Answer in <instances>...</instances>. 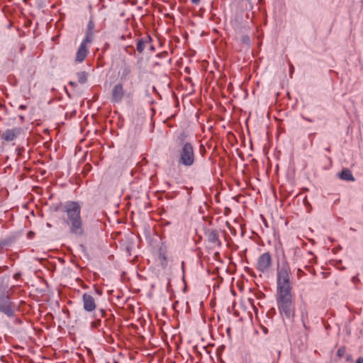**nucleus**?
Listing matches in <instances>:
<instances>
[{
    "mask_svg": "<svg viewBox=\"0 0 363 363\" xmlns=\"http://www.w3.org/2000/svg\"><path fill=\"white\" fill-rule=\"evenodd\" d=\"M69 85H71V86H73V87H76V86H77V83H76V82H72V81H70V82H69Z\"/></svg>",
    "mask_w": 363,
    "mask_h": 363,
    "instance_id": "nucleus-21",
    "label": "nucleus"
},
{
    "mask_svg": "<svg viewBox=\"0 0 363 363\" xmlns=\"http://www.w3.org/2000/svg\"><path fill=\"white\" fill-rule=\"evenodd\" d=\"M0 312L9 318L13 317L15 314V306L3 286H0Z\"/></svg>",
    "mask_w": 363,
    "mask_h": 363,
    "instance_id": "nucleus-4",
    "label": "nucleus"
},
{
    "mask_svg": "<svg viewBox=\"0 0 363 363\" xmlns=\"http://www.w3.org/2000/svg\"><path fill=\"white\" fill-rule=\"evenodd\" d=\"M346 353V348L345 346L340 347L337 352V355L339 357H342Z\"/></svg>",
    "mask_w": 363,
    "mask_h": 363,
    "instance_id": "nucleus-17",
    "label": "nucleus"
},
{
    "mask_svg": "<svg viewBox=\"0 0 363 363\" xmlns=\"http://www.w3.org/2000/svg\"><path fill=\"white\" fill-rule=\"evenodd\" d=\"M21 132L20 128H14L12 129H7L1 135V138L5 141L11 142L15 140Z\"/></svg>",
    "mask_w": 363,
    "mask_h": 363,
    "instance_id": "nucleus-9",
    "label": "nucleus"
},
{
    "mask_svg": "<svg viewBox=\"0 0 363 363\" xmlns=\"http://www.w3.org/2000/svg\"><path fill=\"white\" fill-rule=\"evenodd\" d=\"M340 178L345 181L354 182V177L352 175L351 170L348 169H344L339 175Z\"/></svg>",
    "mask_w": 363,
    "mask_h": 363,
    "instance_id": "nucleus-14",
    "label": "nucleus"
},
{
    "mask_svg": "<svg viewBox=\"0 0 363 363\" xmlns=\"http://www.w3.org/2000/svg\"><path fill=\"white\" fill-rule=\"evenodd\" d=\"M201 0H191V3L194 4H198Z\"/></svg>",
    "mask_w": 363,
    "mask_h": 363,
    "instance_id": "nucleus-24",
    "label": "nucleus"
},
{
    "mask_svg": "<svg viewBox=\"0 0 363 363\" xmlns=\"http://www.w3.org/2000/svg\"><path fill=\"white\" fill-rule=\"evenodd\" d=\"M106 311L104 309H101L100 310V313H101V317H104L106 314Z\"/></svg>",
    "mask_w": 363,
    "mask_h": 363,
    "instance_id": "nucleus-22",
    "label": "nucleus"
},
{
    "mask_svg": "<svg viewBox=\"0 0 363 363\" xmlns=\"http://www.w3.org/2000/svg\"><path fill=\"white\" fill-rule=\"evenodd\" d=\"M128 37L130 38L131 37V33H129V35H128Z\"/></svg>",
    "mask_w": 363,
    "mask_h": 363,
    "instance_id": "nucleus-27",
    "label": "nucleus"
},
{
    "mask_svg": "<svg viewBox=\"0 0 363 363\" xmlns=\"http://www.w3.org/2000/svg\"><path fill=\"white\" fill-rule=\"evenodd\" d=\"M19 108H21V109H26V106L25 105H21V106H19Z\"/></svg>",
    "mask_w": 363,
    "mask_h": 363,
    "instance_id": "nucleus-25",
    "label": "nucleus"
},
{
    "mask_svg": "<svg viewBox=\"0 0 363 363\" xmlns=\"http://www.w3.org/2000/svg\"><path fill=\"white\" fill-rule=\"evenodd\" d=\"M272 265V257L269 252L262 254L257 259L256 269L261 273H267Z\"/></svg>",
    "mask_w": 363,
    "mask_h": 363,
    "instance_id": "nucleus-5",
    "label": "nucleus"
},
{
    "mask_svg": "<svg viewBox=\"0 0 363 363\" xmlns=\"http://www.w3.org/2000/svg\"><path fill=\"white\" fill-rule=\"evenodd\" d=\"M160 257L163 259V261L162 262V264L165 266L167 264V257H166L164 253H162V254L160 253Z\"/></svg>",
    "mask_w": 363,
    "mask_h": 363,
    "instance_id": "nucleus-18",
    "label": "nucleus"
},
{
    "mask_svg": "<svg viewBox=\"0 0 363 363\" xmlns=\"http://www.w3.org/2000/svg\"><path fill=\"white\" fill-rule=\"evenodd\" d=\"M195 162V152L193 145L189 142L181 144L178 150L177 162L180 165L191 167Z\"/></svg>",
    "mask_w": 363,
    "mask_h": 363,
    "instance_id": "nucleus-3",
    "label": "nucleus"
},
{
    "mask_svg": "<svg viewBox=\"0 0 363 363\" xmlns=\"http://www.w3.org/2000/svg\"><path fill=\"white\" fill-rule=\"evenodd\" d=\"M277 305L281 315L287 319L295 316V307L291 282V269L286 262L277 267Z\"/></svg>",
    "mask_w": 363,
    "mask_h": 363,
    "instance_id": "nucleus-1",
    "label": "nucleus"
},
{
    "mask_svg": "<svg viewBox=\"0 0 363 363\" xmlns=\"http://www.w3.org/2000/svg\"><path fill=\"white\" fill-rule=\"evenodd\" d=\"M88 43H90V42L85 41L84 40H83V41L82 42L81 45H79V47L77 50V54H76V57H75L76 62H78V63L82 62L84 60V59L86 58V57L87 56V55L89 53V50L87 48Z\"/></svg>",
    "mask_w": 363,
    "mask_h": 363,
    "instance_id": "nucleus-8",
    "label": "nucleus"
},
{
    "mask_svg": "<svg viewBox=\"0 0 363 363\" xmlns=\"http://www.w3.org/2000/svg\"><path fill=\"white\" fill-rule=\"evenodd\" d=\"M301 320L303 324V326L306 328V323H308V311L306 308H303L301 311Z\"/></svg>",
    "mask_w": 363,
    "mask_h": 363,
    "instance_id": "nucleus-16",
    "label": "nucleus"
},
{
    "mask_svg": "<svg viewBox=\"0 0 363 363\" xmlns=\"http://www.w3.org/2000/svg\"><path fill=\"white\" fill-rule=\"evenodd\" d=\"M130 49H131L133 52H135V51H134V48H133V47L132 45L126 46V47H125V50H126V52H129V51H130Z\"/></svg>",
    "mask_w": 363,
    "mask_h": 363,
    "instance_id": "nucleus-20",
    "label": "nucleus"
},
{
    "mask_svg": "<svg viewBox=\"0 0 363 363\" xmlns=\"http://www.w3.org/2000/svg\"><path fill=\"white\" fill-rule=\"evenodd\" d=\"M356 363H363V357H359L357 359Z\"/></svg>",
    "mask_w": 363,
    "mask_h": 363,
    "instance_id": "nucleus-23",
    "label": "nucleus"
},
{
    "mask_svg": "<svg viewBox=\"0 0 363 363\" xmlns=\"http://www.w3.org/2000/svg\"><path fill=\"white\" fill-rule=\"evenodd\" d=\"M208 241L212 244H219L218 233L216 230H210L207 233Z\"/></svg>",
    "mask_w": 363,
    "mask_h": 363,
    "instance_id": "nucleus-13",
    "label": "nucleus"
},
{
    "mask_svg": "<svg viewBox=\"0 0 363 363\" xmlns=\"http://www.w3.org/2000/svg\"><path fill=\"white\" fill-rule=\"evenodd\" d=\"M150 48L152 50H154V47L152 45H150Z\"/></svg>",
    "mask_w": 363,
    "mask_h": 363,
    "instance_id": "nucleus-28",
    "label": "nucleus"
},
{
    "mask_svg": "<svg viewBox=\"0 0 363 363\" xmlns=\"http://www.w3.org/2000/svg\"><path fill=\"white\" fill-rule=\"evenodd\" d=\"M91 325H92V326H93V327H94V328H97L98 326H99V325H101V320H100V319H97V320H96L95 321H93V322L91 323Z\"/></svg>",
    "mask_w": 363,
    "mask_h": 363,
    "instance_id": "nucleus-19",
    "label": "nucleus"
},
{
    "mask_svg": "<svg viewBox=\"0 0 363 363\" xmlns=\"http://www.w3.org/2000/svg\"><path fill=\"white\" fill-rule=\"evenodd\" d=\"M120 38H121V40H125V35H121Z\"/></svg>",
    "mask_w": 363,
    "mask_h": 363,
    "instance_id": "nucleus-26",
    "label": "nucleus"
},
{
    "mask_svg": "<svg viewBox=\"0 0 363 363\" xmlns=\"http://www.w3.org/2000/svg\"><path fill=\"white\" fill-rule=\"evenodd\" d=\"M125 95L123 83H118L112 89L111 101L113 104L121 103Z\"/></svg>",
    "mask_w": 363,
    "mask_h": 363,
    "instance_id": "nucleus-6",
    "label": "nucleus"
},
{
    "mask_svg": "<svg viewBox=\"0 0 363 363\" xmlns=\"http://www.w3.org/2000/svg\"><path fill=\"white\" fill-rule=\"evenodd\" d=\"M67 215L66 223L69 225L70 233L76 236L84 235V227L81 217V206L78 202L69 201L65 206Z\"/></svg>",
    "mask_w": 363,
    "mask_h": 363,
    "instance_id": "nucleus-2",
    "label": "nucleus"
},
{
    "mask_svg": "<svg viewBox=\"0 0 363 363\" xmlns=\"http://www.w3.org/2000/svg\"><path fill=\"white\" fill-rule=\"evenodd\" d=\"M152 38L150 35L141 38L137 40V50L139 53H142L146 46L151 44Z\"/></svg>",
    "mask_w": 363,
    "mask_h": 363,
    "instance_id": "nucleus-10",
    "label": "nucleus"
},
{
    "mask_svg": "<svg viewBox=\"0 0 363 363\" xmlns=\"http://www.w3.org/2000/svg\"><path fill=\"white\" fill-rule=\"evenodd\" d=\"M95 28L94 22L92 19H90L88 22L87 29L86 32V36L84 39L85 41L91 42L93 40L94 30Z\"/></svg>",
    "mask_w": 363,
    "mask_h": 363,
    "instance_id": "nucleus-12",
    "label": "nucleus"
},
{
    "mask_svg": "<svg viewBox=\"0 0 363 363\" xmlns=\"http://www.w3.org/2000/svg\"><path fill=\"white\" fill-rule=\"evenodd\" d=\"M83 308L86 312H93L96 308V303L94 298L86 293L82 296Z\"/></svg>",
    "mask_w": 363,
    "mask_h": 363,
    "instance_id": "nucleus-7",
    "label": "nucleus"
},
{
    "mask_svg": "<svg viewBox=\"0 0 363 363\" xmlns=\"http://www.w3.org/2000/svg\"><path fill=\"white\" fill-rule=\"evenodd\" d=\"M131 74V68L128 65L125 64L120 69L118 74L121 83L125 82L128 79Z\"/></svg>",
    "mask_w": 363,
    "mask_h": 363,
    "instance_id": "nucleus-11",
    "label": "nucleus"
},
{
    "mask_svg": "<svg viewBox=\"0 0 363 363\" xmlns=\"http://www.w3.org/2000/svg\"><path fill=\"white\" fill-rule=\"evenodd\" d=\"M78 82L80 84H84L87 81V73L84 71L77 73Z\"/></svg>",
    "mask_w": 363,
    "mask_h": 363,
    "instance_id": "nucleus-15",
    "label": "nucleus"
}]
</instances>
